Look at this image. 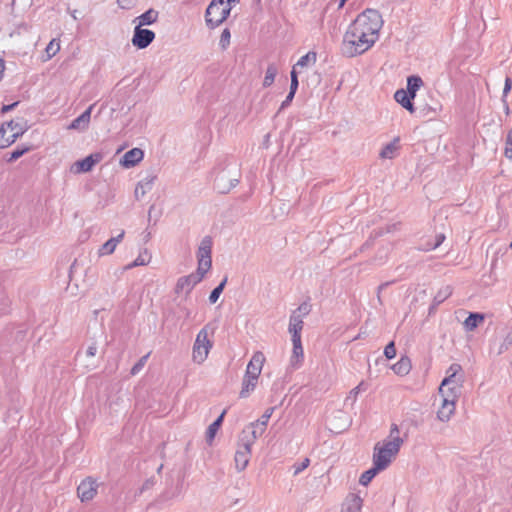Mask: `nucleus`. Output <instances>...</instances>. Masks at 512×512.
I'll return each instance as SVG.
<instances>
[{
  "label": "nucleus",
  "instance_id": "f257e3e1",
  "mask_svg": "<svg viewBox=\"0 0 512 512\" xmlns=\"http://www.w3.org/2000/svg\"><path fill=\"white\" fill-rule=\"evenodd\" d=\"M403 439L399 436V429L396 424H392L389 434V439L379 442L374 447L373 463L378 469H386L392 460L398 454Z\"/></svg>",
  "mask_w": 512,
  "mask_h": 512
},
{
  "label": "nucleus",
  "instance_id": "f03ea898",
  "mask_svg": "<svg viewBox=\"0 0 512 512\" xmlns=\"http://www.w3.org/2000/svg\"><path fill=\"white\" fill-rule=\"evenodd\" d=\"M375 42V40L350 25L344 35L341 50L344 55L354 57L369 50Z\"/></svg>",
  "mask_w": 512,
  "mask_h": 512
},
{
  "label": "nucleus",
  "instance_id": "7ed1b4c3",
  "mask_svg": "<svg viewBox=\"0 0 512 512\" xmlns=\"http://www.w3.org/2000/svg\"><path fill=\"white\" fill-rule=\"evenodd\" d=\"M383 23L382 16L377 10L366 9L357 16L351 25L377 41Z\"/></svg>",
  "mask_w": 512,
  "mask_h": 512
},
{
  "label": "nucleus",
  "instance_id": "20e7f679",
  "mask_svg": "<svg viewBox=\"0 0 512 512\" xmlns=\"http://www.w3.org/2000/svg\"><path fill=\"white\" fill-rule=\"evenodd\" d=\"M239 0H212L205 12L206 25L214 29L221 25L230 15L232 3Z\"/></svg>",
  "mask_w": 512,
  "mask_h": 512
},
{
  "label": "nucleus",
  "instance_id": "39448f33",
  "mask_svg": "<svg viewBox=\"0 0 512 512\" xmlns=\"http://www.w3.org/2000/svg\"><path fill=\"white\" fill-rule=\"evenodd\" d=\"M26 131V123L23 120H11L0 127V148H6Z\"/></svg>",
  "mask_w": 512,
  "mask_h": 512
},
{
  "label": "nucleus",
  "instance_id": "423d86ee",
  "mask_svg": "<svg viewBox=\"0 0 512 512\" xmlns=\"http://www.w3.org/2000/svg\"><path fill=\"white\" fill-rule=\"evenodd\" d=\"M461 370V366L456 363L452 364L448 368L447 376L443 379L439 387V393L442 397L455 395V400H457L462 381L460 378H456V376L461 372Z\"/></svg>",
  "mask_w": 512,
  "mask_h": 512
},
{
  "label": "nucleus",
  "instance_id": "0eeeda50",
  "mask_svg": "<svg viewBox=\"0 0 512 512\" xmlns=\"http://www.w3.org/2000/svg\"><path fill=\"white\" fill-rule=\"evenodd\" d=\"M212 345L213 344L211 339L209 338L208 330L206 328L201 329L197 334L193 345V361L198 364L203 363L207 359L208 354L212 348Z\"/></svg>",
  "mask_w": 512,
  "mask_h": 512
},
{
  "label": "nucleus",
  "instance_id": "6e6552de",
  "mask_svg": "<svg viewBox=\"0 0 512 512\" xmlns=\"http://www.w3.org/2000/svg\"><path fill=\"white\" fill-rule=\"evenodd\" d=\"M310 312V305L302 303L290 316L289 333L291 338H301V331L303 329V318Z\"/></svg>",
  "mask_w": 512,
  "mask_h": 512
},
{
  "label": "nucleus",
  "instance_id": "1a4fd4ad",
  "mask_svg": "<svg viewBox=\"0 0 512 512\" xmlns=\"http://www.w3.org/2000/svg\"><path fill=\"white\" fill-rule=\"evenodd\" d=\"M98 483L95 479L87 477L77 487V496L81 502H88L95 498L98 493Z\"/></svg>",
  "mask_w": 512,
  "mask_h": 512
},
{
  "label": "nucleus",
  "instance_id": "9d476101",
  "mask_svg": "<svg viewBox=\"0 0 512 512\" xmlns=\"http://www.w3.org/2000/svg\"><path fill=\"white\" fill-rule=\"evenodd\" d=\"M155 38V33L149 29H143L140 26L135 27L132 37V43L139 49H144L151 44Z\"/></svg>",
  "mask_w": 512,
  "mask_h": 512
},
{
  "label": "nucleus",
  "instance_id": "9b49d317",
  "mask_svg": "<svg viewBox=\"0 0 512 512\" xmlns=\"http://www.w3.org/2000/svg\"><path fill=\"white\" fill-rule=\"evenodd\" d=\"M266 361V357L261 351H256L247 364L245 375L259 378Z\"/></svg>",
  "mask_w": 512,
  "mask_h": 512
},
{
  "label": "nucleus",
  "instance_id": "f8f14e48",
  "mask_svg": "<svg viewBox=\"0 0 512 512\" xmlns=\"http://www.w3.org/2000/svg\"><path fill=\"white\" fill-rule=\"evenodd\" d=\"M101 159L102 155L100 153L91 154L84 159L75 162L72 166V171L77 174L89 172L95 164L101 161Z\"/></svg>",
  "mask_w": 512,
  "mask_h": 512
},
{
  "label": "nucleus",
  "instance_id": "ddd939ff",
  "mask_svg": "<svg viewBox=\"0 0 512 512\" xmlns=\"http://www.w3.org/2000/svg\"><path fill=\"white\" fill-rule=\"evenodd\" d=\"M251 457V444L245 443L235 453V465L238 471H243L248 466Z\"/></svg>",
  "mask_w": 512,
  "mask_h": 512
},
{
  "label": "nucleus",
  "instance_id": "4468645a",
  "mask_svg": "<svg viewBox=\"0 0 512 512\" xmlns=\"http://www.w3.org/2000/svg\"><path fill=\"white\" fill-rule=\"evenodd\" d=\"M455 395L442 397V404L438 410V418L442 421L449 420L455 411Z\"/></svg>",
  "mask_w": 512,
  "mask_h": 512
},
{
  "label": "nucleus",
  "instance_id": "2eb2a0df",
  "mask_svg": "<svg viewBox=\"0 0 512 512\" xmlns=\"http://www.w3.org/2000/svg\"><path fill=\"white\" fill-rule=\"evenodd\" d=\"M144 157V152L140 148H133L127 151L123 158L120 161V164L124 168H131L137 165L140 161H142Z\"/></svg>",
  "mask_w": 512,
  "mask_h": 512
},
{
  "label": "nucleus",
  "instance_id": "dca6fc26",
  "mask_svg": "<svg viewBox=\"0 0 512 512\" xmlns=\"http://www.w3.org/2000/svg\"><path fill=\"white\" fill-rule=\"evenodd\" d=\"M293 349L290 357V363L294 368L301 366L304 359V350L302 347L301 338H291Z\"/></svg>",
  "mask_w": 512,
  "mask_h": 512
},
{
  "label": "nucleus",
  "instance_id": "f3484780",
  "mask_svg": "<svg viewBox=\"0 0 512 512\" xmlns=\"http://www.w3.org/2000/svg\"><path fill=\"white\" fill-rule=\"evenodd\" d=\"M394 98L397 103H399L403 108H405L411 114H413L415 112V107L412 102V100L415 97L411 96V94L408 91H406L404 89H399L395 92Z\"/></svg>",
  "mask_w": 512,
  "mask_h": 512
},
{
  "label": "nucleus",
  "instance_id": "a211bd4d",
  "mask_svg": "<svg viewBox=\"0 0 512 512\" xmlns=\"http://www.w3.org/2000/svg\"><path fill=\"white\" fill-rule=\"evenodd\" d=\"M94 104L90 105L79 117L74 119L69 125V129L84 130L88 127L91 119V113Z\"/></svg>",
  "mask_w": 512,
  "mask_h": 512
},
{
  "label": "nucleus",
  "instance_id": "6ab92c4d",
  "mask_svg": "<svg viewBox=\"0 0 512 512\" xmlns=\"http://www.w3.org/2000/svg\"><path fill=\"white\" fill-rule=\"evenodd\" d=\"M158 12L154 9H149L140 16L136 17L134 22H137V26L151 25L158 19Z\"/></svg>",
  "mask_w": 512,
  "mask_h": 512
},
{
  "label": "nucleus",
  "instance_id": "aec40b11",
  "mask_svg": "<svg viewBox=\"0 0 512 512\" xmlns=\"http://www.w3.org/2000/svg\"><path fill=\"white\" fill-rule=\"evenodd\" d=\"M411 360L408 357H401L398 362L392 366V370L399 376H405L411 371Z\"/></svg>",
  "mask_w": 512,
  "mask_h": 512
},
{
  "label": "nucleus",
  "instance_id": "412c9836",
  "mask_svg": "<svg viewBox=\"0 0 512 512\" xmlns=\"http://www.w3.org/2000/svg\"><path fill=\"white\" fill-rule=\"evenodd\" d=\"M258 379H259V378L244 375V377H243V382H242V389H241V391H240V397H241V398H246V397H248V396H249V394H250L252 391H254V389H255V388H256V386H257Z\"/></svg>",
  "mask_w": 512,
  "mask_h": 512
},
{
  "label": "nucleus",
  "instance_id": "4be33fe9",
  "mask_svg": "<svg viewBox=\"0 0 512 512\" xmlns=\"http://www.w3.org/2000/svg\"><path fill=\"white\" fill-rule=\"evenodd\" d=\"M399 138H395L392 142L388 143L383 147L380 152V157L382 159H392L396 156L397 151L399 150Z\"/></svg>",
  "mask_w": 512,
  "mask_h": 512
},
{
  "label": "nucleus",
  "instance_id": "5701e85b",
  "mask_svg": "<svg viewBox=\"0 0 512 512\" xmlns=\"http://www.w3.org/2000/svg\"><path fill=\"white\" fill-rule=\"evenodd\" d=\"M362 508V500L356 495L347 498L342 512H360Z\"/></svg>",
  "mask_w": 512,
  "mask_h": 512
},
{
  "label": "nucleus",
  "instance_id": "b1692460",
  "mask_svg": "<svg viewBox=\"0 0 512 512\" xmlns=\"http://www.w3.org/2000/svg\"><path fill=\"white\" fill-rule=\"evenodd\" d=\"M485 317L480 313H471L464 321V327L468 331H473L484 321Z\"/></svg>",
  "mask_w": 512,
  "mask_h": 512
},
{
  "label": "nucleus",
  "instance_id": "393cba45",
  "mask_svg": "<svg viewBox=\"0 0 512 512\" xmlns=\"http://www.w3.org/2000/svg\"><path fill=\"white\" fill-rule=\"evenodd\" d=\"M211 268V257L206 258H198V276L197 279L194 280V283H198L201 281L203 276L210 270Z\"/></svg>",
  "mask_w": 512,
  "mask_h": 512
},
{
  "label": "nucleus",
  "instance_id": "a878e982",
  "mask_svg": "<svg viewBox=\"0 0 512 512\" xmlns=\"http://www.w3.org/2000/svg\"><path fill=\"white\" fill-rule=\"evenodd\" d=\"M423 85V81L419 76H410L407 79V90L411 96H416V92L421 88Z\"/></svg>",
  "mask_w": 512,
  "mask_h": 512
},
{
  "label": "nucleus",
  "instance_id": "bb28decb",
  "mask_svg": "<svg viewBox=\"0 0 512 512\" xmlns=\"http://www.w3.org/2000/svg\"><path fill=\"white\" fill-rule=\"evenodd\" d=\"M225 414H226V410H224L220 414V416L208 427V430H207L208 441L211 442L214 439L219 427L222 424Z\"/></svg>",
  "mask_w": 512,
  "mask_h": 512
},
{
  "label": "nucleus",
  "instance_id": "cd10ccee",
  "mask_svg": "<svg viewBox=\"0 0 512 512\" xmlns=\"http://www.w3.org/2000/svg\"><path fill=\"white\" fill-rule=\"evenodd\" d=\"M150 261H151V255L147 251H144V252L140 253L138 255V257L132 263L128 264L125 267V269H132L137 266H144V265L149 264Z\"/></svg>",
  "mask_w": 512,
  "mask_h": 512
},
{
  "label": "nucleus",
  "instance_id": "c85d7f7f",
  "mask_svg": "<svg viewBox=\"0 0 512 512\" xmlns=\"http://www.w3.org/2000/svg\"><path fill=\"white\" fill-rule=\"evenodd\" d=\"M211 248H212L211 239L209 237L204 238L199 247L198 258L211 257Z\"/></svg>",
  "mask_w": 512,
  "mask_h": 512
},
{
  "label": "nucleus",
  "instance_id": "c756f323",
  "mask_svg": "<svg viewBox=\"0 0 512 512\" xmlns=\"http://www.w3.org/2000/svg\"><path fill=\"white\" fill-rule=\"evenodd\" d=\"M60 50V43L56 39H52L50 43L47 45L45 49L46 57L43 58V61L50 60L56 53Z\"/></svg>",
  "mask_w": 512,
  "mask_h": 512
},
{
  "label": "nucleus",
  "instance_id": "7c9ffc66",
  "mask_svg": "<svg viewBox=\"0 0 512 512\" xmlns=\"http://www.w3.org/2000/svg\"><path fill=\"white\" fill-rule=\"evenodd\" d=\"M379 471H381V469H378L375 465L373 468L365 471L359 479L360 484L364 486L368 485Z\"/></svg>",
  "mask_w": 512,
  "mask_h": 512
},
{
  "label": "nucleus",
  "instance_id": "2f4dec72",
  "mask_svg": "<svg viewBox=\"0 0 512 512\" xmlns=\"http://www.w3.org/2000/svg\"><path fill=\"white\" fill-rule=\"evenodd\" d=\"M197 279V276L189 275L186 277H182L178 280V288L184 289V288H191L196 283H194V280Z\"/></svg>",
  "mask_w": 512,
  "mask_h": 512
},
{
  "label": "nucleus",
  "instance_id": "473e14b6",
  "mask_svg": "<svg viewBox=\"0 0 512 512\" xmlns=\"http://www.w3.org/2000/svg\"><path fill=\"white\" fill-rule=\"evenodd\" d=\"M226 282H227V278H224L223 281L211 292L210 296H209V300L211 303H215L220 294L222 293L225 285H226Z\"/></svg>",
  "mask_w": 512,
  "mask_h": 512
},
{
  "label": "nucleus",
  "instance_id": "72a5a7b5",
  "mask_svg": "<svg viewBox=\"0 0 512 512\" xmlns=\"http://www.w3.org/2000/svg\"><path fill=\"white\" fill-rule=\"evenodd\" d=\"M317 61V53L314 51H309L305 55L301 56L296 64H310L315 63Z\"/></svg>",
  "mask_w": 512,
  "mask_h": 512
},
{
  "label": "nucleus",
  "instance_id": "f704fd0d",
  "mask_svg": "<svg viewBox=\"0 0 512 512\" xmlns=\"http://www.w3.org/2000/svg\"><path fill=\"white\" fill-rule=\"evenodd\" d=\"M117 245L115 244L114 240L109 239L107 242H105L102 247L100 248V254L101 255H109L112 254Z\"/></svg>",
  "mask_w": 512,
  "mask_h": 512
},
{
  "label": "nucleus",
  "instance_id": "c9c22d12",
  "mask_svg": "<svg viewBox=\"0 0 512 512\" xmlns=\"http://www.w3.org/2000/svg\"><path fill=\"white\" fill-rule=\"evenodd\" d=\"M138 0H117V4L121 9L130 10L137 5Z\"/></svg>",
  "mask_w": 512,
  "mask_h": 512
},
{
  "label": "nucleus",
  "instance_id": "e433bc0d",
  "mask_svg": "<svg viewBox=\"0 0 512 512\" xmlns=\"http://www.w3.org/2000/svg\"><path fill=\"white\" fill-rule=\"evenodd\" d=\"M384 355L387 359H393L396 356V348L393 341L386 345L384 349Z\"/></svg>",
  "mask_w": 512,
  "mask_h": 512
},
{
  "label": "nucleus",
  "instance_id": "4c0bfd02",
  "mask_svg": "<svg viewBox=\"0 0 512 512\" xmlns=\"http://www.w3.org/2000/svg\"><path fill=\"white\" fill-rule=\"evenodd\" d=\"M231 34L228 28H225L220 36V45L225 48L230 43Z\"/></svg>",
  "mask_w": 512,
  "mask_h": 512
},
{
  "label": "nucleus",
  "instance_id": "58836bf2",
  "mask_svg": "<svg viewBox=\"0 0 512 512\" xmlns=\"http://www.w3.org/2000/svg\"><path fill=\"white\" fill-rule=\"evenodd\" d=\"M505 156L512 161V129L510 130L505 147Z\"/></svg>",
  "mask_w": 512,
  "mask_h": 512
},
{
  "label": "nucleus",
  "instance_id": "ea45409f",
  "mask_svg": "<svg viewBox=\"0 0 512 512\" xmlns=\"http://www.w3.org/2000/svg\"><path fill=\"white\" fill-rule=\"evenodd\" d=\"M310 464V459L309 458H305L303 459V461L299 464H295L293 466L294 468V475H297L299 473H301L303 470H305Z\"/></svg>",
  "mask_w": 512,
  "mask_h": 512
},
{
  "label": "nucleus",
  "instance_id": "a19ab883",
  "mask_svg": "<svg viewBox=\"0 0 512 512\" xmlns=\"http://www.w3.org/2000/svg\"><path fill=\"white\" fill-rule=\"evenodd\" d=\"M275 75H276V72L274 69H271V68L268 69L266 72L264 81H263L264 86H266V87L270 86L274 82Z\"/></svg>",
  "mask_w": 512,
  "mask_h": 512
},
{
  "label": "nucleus",
  "instance_id": "79ce46f5",
  "mask_svg": "<svg viewBox=\"0 0 512 512\" xmlns=\"http://www.w3.org/2000/svg\"><path fill=\"white\" fill-rule=\"evenodd\" d=\"M30 150L29 147L23 148V149H16L11 153V156L9 158V161H14L24 155L26 152Z\"/></svg>",
  "mask_w": 512,
  "mask_h": 512
},
{
  "label": "nucleus",
  "instance_id": "37998d69",
  "mask_svg": "<svg viewBox=\"0 0 512 512\" xmlns=\"http://www.w3.org/2000/svg\"><path fill=\"white\" fill-rule=\"evenodd\" d=\"M273 412H274V408L270 407V408H268V409L265 411V413L261 416L260 421H261V424H262L263 426H266V425H267V423H268V421H269L270 417L272 416Z\"/></svg>",
  "mask_w": 512,
  "mask_h": 512
},
{
  "label": "nucleus",
  "instance_id": "c03bdc74",
  "mask_svg": "<svg viewBox=\"0 0 512 512\" xmlns=\"http://www.w3.org/2000/svg\"><path fill=\"white\" fill-rule=\"evenodd\" d=\"M298 88V78L295 69L291 71V85L290 90L296 92Z\"/></svg>",
  "mask_w": 512,
  "mask_h": 512
},
{
  "label": "nucleus",
  "instance_id": "a18cd8bd",
  "mask_svg": "<svg viewBox=\"0 0 512 512\" xmlns=\"http://www.w3.org/2000/svg\"><path fill=\"white\" fill-rule=\"evenodd\" d=\"M511 88H512V81L509 77H507L505 79V85H504V89H503L504 96H506L510 92Z\"/></svg>",
  "mask_w": 512,
  "mask_h": 512
},
{
  "label": "nucleus",
  "instance_id": "49530a36",
  "mask_svg": "<svg viewBox=\"0 0 512 512\" xmlns=\"http://www.w3.org/2000/svg\"><path fill=\"white\" fill-rule=\"evenodd\" d=\"M296 92H293L290 90L289 94L287 95L285 101L282 103V107L288 105L294 98Z\"/></svg>",
  "mask_w": 512,
  "mask_h": 512
},
{
  "label": "nucleus",
  "instance_id": "de8ad7c7",
  "mask_svg": "<svg viewBox=\"0 0 512 512\" xmlns=\"http://www.w3.org/2000/svg\"><path fill=\"white\" fill-rule=\"evenodd\" d=\"M18 105V102H14L13 104H10V105H4L2 108H1V113L4 114L10 110H12L15 106Z\"/></svg>",
  "mask_w": 512,
  "mask_h": 512
},
{
  "label": "nucleus",
  "instance_id": "09e8293b",
  "mask_svg": "<svg viewBox=\"0 0 512 512\" xmlns=\"http://www.w3.org/2000/svg\"><path fill=\"white\" fill-rule=\"evenodd\" d=\"M96 353H97V348H96L95 346H90V347L87 349V351H86V354H87V356H89V357H93V356H95V355H96Z\"/></svg>",
  "mask_w": 512,
  "mask_h": 512
},
{
  "label": "nucleus",
  "instance_id": "8fccbe9b",
  "mask_svg": "<svg viewBox=\"0 0 512 512\" xmlns=\"http://www.w3.org/2000/svg\"><path fill=\"white\" fill-rule=\"evenodd\" d=\"M147 356L143 357L140 361L139 364L135 365L133 368H132V373L135 374L140 368L141 366L143 365L144 361L146 360Z\"/></svg>",
  "mask_w": 512,
  "mask_h": 512
},
{
  "label": "nucleus",
  "instance_id": "3c124183",
  "mask_svg": "<svg viewBox=\"0 0 512 512\" xmlns=\"http://www.w3.org/2000/svg\"><path fill=\"white\" fill-rule=\"evenodd\" d=\"M363 386H364V383H363V382L359 383V385H357L354 389H352L351 393H353L355 396H356V395H358V393H359L362 389H364V388H363Z\"/></svg>",
  "mask_w": 512,
  "mask_h": 512
},
{
  "label": "nucleus",
  "instance_id": "603ef678",
  "mask_svg": "<svg viewBox=\"0 0 512 512\" xmlns=\"http://www.w3.org/2000/svg\"><path fill=\"white\" fill-rule=\"evenodd\" d=\"M445 239V236L443 234L438 235L437 242L433 246V248H437Z\"/></svg>",
  "mask_w": 512,
  "mask_h": 512
},
{
  "label": "nucleus",
  "instance_id": "864d4df0",
  "mask_svg": "<svg viewBox=\"0 0 512 512\" xmlns=\"http://www.w3.org/2000/svg\"><path fill=\"white\" fill-rule=\"evenodd\" d=\"M123 237H124V231H122L117 237L111 238V239L114 240L116 245H118V243H120L122 241Z\"/></svg>",
  "mask_w": 512,
  "mask_h": 512
},
{
  "label": "nucleus",
  "instance_id": "5fc2aeb1",
  "mask_svg": "<svg viewBox=\"0 0 512 512\" xmlns=\"http://www.w3.org/2000/svg\"><path fill=\"white\" fill-rule=\"evenodd\" d=\"M123 237H124V231H122L117 237L111 238V239L114 240L116 245H118V243H120L122 241Z\"/></svg>",
  "mask_w": 512,
  "mask_h": 512
},
{
  "label": "nucleus",
  "instance_id": "6e6d98bb",
  "mask_svg": "<svg viewBox=\"0 0 512 512\" xmlns=\"http://www.w3.org/2000/svg\"><path fill=\"white\" fill-rule=\"evenodd\" d=\"M347 1H348V0H340V1H339V4H338V9H341V8L345 5V3H346Z\"/></svg>",
  "mask_w": 512,
  "mask_h": 512
},
{
  "label": "nucleus",
  "instance_id": "4d7b16f0",
  "mask_svg": "<svg viewBox=\"0 0 512 512\" xmlns=\"http://www.w3.org/2000/svg\"><path fill=\"white\" fill-rule=\"evenodd\" d=\"M4 67H5V66H0V80H1V79H2V77H3Z\"/></svg>",
  "mask_w": 512,
  "mask_h": 512
},
{
  "label": "nucleus",
  "instance_id": "13d9d810",
  "mask_svg": "<svg viewBox=\"0 0 512 512\" xmlns=\"http://www.w3.org/2000/svg\"><path fill=\"white\" fill-rule=\"evenodd\" d=\"M77 11L74 10L72 13H71V16L73 17V19H77V15H76Z\"/></svg>",
  "mask_w": 512,
  "mask_h": 512
},
{
  "label": "nucleus",
  "instance_id": "bf43d9fd",
  "mask_svg": "<svg viewBox=\"0 0 512 512\" xmlns=\"http://www.w3.org/2000/svg\"><path fill=\"white\" fill-rule=\"evenodd\" d=\"M0 64H4V60L1 56H0Z\"/></svg>",
  "mask_w": 512,
  "mask_h": 512
},
{
  "label": "nucleus",
  "instance_id": "052dcab7",
  "mask_svg": "<svg viewBox=\"0 0 512 512\" xmlns=\"http://www.w3.org/2000/svg\"><path fill=\"white\" fill-rule=\"evenodd\" d=\"M510 248H512V242L510 243Z\"/></svg>",
  "mask_w": 512,
  "mask_h": 512
}]
</instances>
